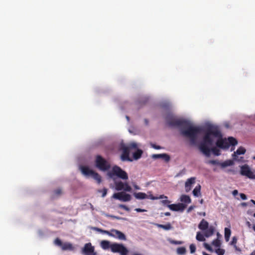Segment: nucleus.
I'll use <instances>...</instances> for the list:
<instances>
[{
	"mask_svg": "<svg viewBox=\"0 0 255 255\" xmlns=\"http://www.w3.org/2000/svg\"><path fill=\"white\" fill-rule=\"evenodd\" d=\"M213 137L218 138L216 142L217 147L222 149H228L230 145L235 146L238 144L237 140L233 137H229L227 139L222 138V134L218 126H209L203 137V141L199 145L200 150L207 156L210 155L211 146L214 144Z\"/></svg>",
	"mask_w": 255,
	"mask_h": 255,
	"instance_id": "1",
	"label": "nucleus"
},
{
	"mask_svg": "<svg viewBox=\"0 0 255 255\" xmlns=\"http://www.w3.org/2000/svg\"><path fill=\"white\" fill-rule=\"evenodd\" d=\"M165 119L167 124L170 127H178L182 128L181 133L183 136L189 138L191 144H196L198 134L202 132L201 128L193 126L190 122L176 119L171 114H168Z\"/></svg>",
	"mask_w": 255,
	"mask_h": 255,
	"instance_id": "2",
	"label": "nucleus"
},
{
	"mask_svg": "<svg viewBox=\"0 0 255 255\" xmlns=\"http://www.w3.org/2000/svg\"><path fill=\"white\" fill-rule=\"evenodd\" d=\"M108 175L112 178L115 176H117L123 180H127L128 179L127 173L117 165H115L112 167L111 170L109 172Z\"/></svg>",
	"mask_w": 255,
	"mask_h": 255,
	"instance_id": "3",
	"label": "nucleus"
},
{
	"mask_svg": "<svg viewBox=\"0 0 255 255\" xmlns=\"http://www.w3.org/2000/svg\"><path fill=\"white\" fill-rule=\"evenodd\" d=\"M81 170L82 173L87 176H91L93 177L98 183L101 182V177L97 172H95L93 170L90 169L88 167L82 166L81 167Z\"/></svg>",
	"mask_w": 255,
	"mask_h": 255,
	"instance_id": "4",
	"label": "nucleus"
},
{
	"mask_svg": "<svg viewBox=\"0 0 255 255\" xmlns=\"http://www.w3.org/2000/svg\"><path fill=\"white\" fill-rule=\"evenodd\" d=\"M95 163L96 167L102 171H107L111 167L110 163L99 155L96 156Z\"/></svg>",
	"mask_w": 255,
	"mask_h": 255,
	"instance_id": "5",
	"label": "nucleus"
},
{
	"mask_svg": "<svg viewBox=\"0 0 255 255\" xmlns=\"http://www.w3.org/2000/svg\"><path fill=\"white\" fill-rule=\"evenodd\" d=\"M111 251L114 253H120L121 255H127L128 249L123 245L114 243L112 244Z\"/></svg>",
	"mask_w": 255,
	"mask_h": 255,
	"instance_id": "6",
	"label": "nucleus"
},
{
	"mask_svg": "<svg viewBox=\"0 0 255 255\" xmlns=\"http://www.w3.org/2000/svg\"><path fill=\"white\" fill-rule=\"evenodd\" d=\"M240 174L252 179H255V174L251 170L250 167L247 164H245L241 167Z\"/></svg>",
	"mask_w": 255,
	"mask_h": 255,
	"instance_id": "7",
	"label": "nucleus"
},
{
	"mask_svg": "<svg viewBox=\"0 0 255 255\" xmlns=\"http://www.w3.org/2000/svg\"><path fill=\"white\" fill-rule=\"evenodd\" d=\"M113 197L117 199L124 201L128 202L131 200V196L125 192H119L114 194Z\"/></svg>",
	"mask_w": 255,
	"mask_h": 255,
	"instance_id": "8",
	"label": "nucleus"
},
{
	"mask_svg": "<svg viewBox=\"0 0 255 255\" xmlns=\"http://www.w3.org/2000/svg\"><path fill=\"white\" fill-rule=\"evenodd\" d=\"M82 252L85 255H96V253L94 252V247L90 243L85 245Z\"/></svg>",
	"mask_w": 255,
	"mask_h": 255,
	"instance_id": "9",
	"label": "nucleus"
},
{
	"mask_svg": "<svg viewBox=\"0 0 255 255\" xmlns=\"http://www.w3.org/2000/svg\"><path fill=\"white\" fill-rule=\"evenodd\" d=\"M170 210L173 211L183 212L186 207V205L183 203L173 204L167 205Z\"/></svg>",
	"mask_w": 255,
	"mask_h": 255,
	"instance_id": "10",
	"label": "nucleus"
},
{
	"mask_svg": "<svg viewBox=\"0 0 255 255\" xmlns=\"http://www.w3.org/2000/svg\"><path fill=\"white\" fill-rule=\"evenodd\" d=\"M94 230H95V231H98L100 233L106 234L109 235V236L113 237L115 238L117 237V232H118V230L113 229L111 231V232H110L108 231L103 230L101 229H100V228H98L97 227L94 228Z\"/></svg>",
	"mask_w": 255,
	"mask_h": 255,
	"instance_id": "11",
	"label": "nucleus"
},
{
	"mask_svg": "<svg viewBox=\"0 0 255 255\" xmlns=\"http://www.w3.org/2000/svg\"><path fill=\"white\" fill-rule=\"evenodd\" d=\"M123 153L121 155V158L122 160L132 161V160L130 159L129 157L130 150H128V148L125 146L123 147Z\"/></svg>",
	"mask_w": 255,
	"mask_h": 255,
	"instance_id": "12",
	"label": "nucleus"
},
{
	"mask_svg": "<svg viewBox=\"0 0 255 255\" xmlns=\"http://www.w3.org/2000/svg\"><path fill=\"white\" fill-rule=\"evenodd\" d=\"M195 177H191L187 180L185 184L186 192H188L191 189V185L195 183Z\"/></svg>",
	"mask_w": 255,
	"mask_h": 255,
	"instance_id": "13",
	"label": "nucleus"
},
{
	"mask_svg": "<svg viewBox=\"0 0 255 255\" xmlns=\"http://www.w3.org/2000/svg\"><path fill=\"white\" fill-rule=\"evenodd\" d=\"M153 225L158 228H162L165 230H170L173 228L170 223H168L166 225H162L158 223H153Z\"/></svg>",
	"mask_w": 255,
	"mask_h": 255,
	"instance_id": "14",
	"label": "nucleus"
},
{
	"mask_svg": "<svg viewBox=\"0 0 255 255\" xmlns=\"http://www.w3.org/2000/svg\"><path fill=\"white\" fill-rule=\"evenodd\" d=\"M209 227V223L205 219H203L198 225V228L202 231L207 229Z\"/></svg>",
	"mask_w": 255,
	"mask_h": 255,
	"instance_id": "15",
	"label": "nucleus"
},
{
	"mask_svg": "<svg viewBox=\"0 0 255 255\" xmlns=\"http://www.w3.org/2000/svg\"><path fill=\"white\" fill-rule=\"evenodd\" d=\"M101 248L105 250L110 249L111 250L112 244L109 241L104 240L101 242Z\"/></svg>",
	"mask_w": 255,
	"mask_h": 255,
	"instance_id": "16",
	"label": "nucleus"
},
{
	"mask_svg": "<svg viewBox=\"0 0 255 255\" xmlns=\"http://www.w3.org/2000/svg\"><path fill=\"white\" fill-rule=\"evenodd\" d=\"M215 231V228L213 226H211L207 228V229L205 230L204 236L208 238L211 236H212Z\"/></svg>",
	"mask_w": 255,
	"mask_h": 255,
	"instance_id": "17",
	"label": "nucleus"
},
{
	"mask_svg": "<svg viewBox=\"0 0 255 255\" xmlns=\"http://www.w3.org/2000/svg\"><path fill=\"white\" fill-rule=\"evenodd\" d=\"M61 249L63 251L70 250L72 251L73 250V247L72 245L70 243H63L61 247Z\"/></svg>",
	"mask_w": 255,
	"mask_h": 255,
	"instance_id": "18",
	"label": "nucleus"
},
{
	"mask_svg": "<svg viewBox=\"0 0 255 255\" xmlns=\"http://www.w3.org/2000/svg\"><path fill=\"white\" fill-rule=\"evenodd\" d=\"M134 196L137 199H144L147 198L148 196L144 193L138 192L133 194Z\"/></svg>",
	"mask_w": 255,
	"mask_h": 255,
	"instance_id": "19",
	"label": "nucleus"
},
{
	"mask_svg": "<svg viewBox=\"0 0 255 255\" xmlns=\"http://www.w3.org/2000/svg\"><path fill=\"white\" fill-rule=\"evenodd\" d=\"M180 201L187 204H189L191 202L190 197L187 195H182L180 197Z\"/></svg>",
	"mask_w": 255,
	"mask_h": 255,
	"instance_id": "20",
	"label": "nucleus"
},
{
	"mask_svg": "<svg viewBox=\"0 0 255 255\" xmlns=\"http://www.w3.org/2000/svg\"><path fill=\"white\" fill-rule=\"evenodd\" d=\"M231 234V230L229 228H225V239L226 242H228Z\"/></svg>",
	"mask_w": 255,
	"mask_h": 255,
	"instance_id": "21",
	"label": "nucleus"
},
{
	"mask_svg": "<svg viewBox=\"0 0 255 255\" xmlns=\"http://www.w3.org/2000/svg\"><path fill=\"white\" fill-rule=\"evenodd\" d=\"M143 152L141 149H137L133 154V157L134 159H138L141 156Z\"/></svg>",
	"mask_w": 255,
	"mask_h": 255,
	"instance_id": "22",
	"label": "nucleus"
},
{
	"mask_svg": "<svg viewBox=\"0 0 255 255\" xmlns=\"http://www.w3.org/2000/svg\"><path fill=\"white\" fill-rule=\"evenodd\" d=\"M116 189L118 191H121L124 188V183L119 181L115 183Z\"/></svg>",
	"mask_w": 255,
	"mask_h": 255,
	"instance_id": "23",
	"label": "nucleus"
},
{
	"mask_svg": "<svg viewBox=\"0 0 255 255\" xmlns=\"http://www.w3.org/2000/svg\"><path fill=\"white\" fill-rule=\"evenodd\" d=\"M246 151V150L244 147L241 146L236 150V151L234 152L233 155H236V154H237V155L244 154L245 153Z\"/></svg>",
	"mask_w": 255,
	"mask_h": 255,
	"instance_id": "24",
	"label": "nucleus"
},
{
	"mask_svg": "<svg viewBox=\"0 0 255 255\" xmlns=\"http://www.w3.org/2000/svg\"><path fill=\"white\" fill-rule=\"evenodd\" d=\"M201 186L198 185L195 187L193 191V194L194 196L198 197L200 194Z\"/></svg>",
	"mask_w": 255,
	"mask_h": 255,
	"instance_id": "25",
	"label": "nucleus"
},
{
	"mask_svg": "<svg viewBox=\"0 0 255 255\" xmlns=\"http://www.w3.org/2000/svg\"><path fill=\"white\" fill-rule=\"evenodd\" d=\"M233 164V161H232L231 160H226L223 162L221 163L220 164V165L222 167L224 168V167H227L229 166H231Z\"/></svg>",
	"mask_w": 255,
	"mask_h": 255,
	"instance_id": "26",
	"label": "nucleus"
},
{
	"mask_svg": "<svg viewBox=\"0 0 255 255\" xmlns=\"http://www.w3.org/2000/svg\"><path fill=\"white\" fill-rule=\"evenodd\" d=\"M176 252L179 255H183L186 253V250L184 247H179L177 249Z\"/></svg>",
	"mask_w": 255,
	"mask_h": 255,
	"instance_id": "27",
	"label": "nucleus"
},
{
	"mask_svg": "<svg viewBox=\"0 0 255 255\" xmlns=\"http://www.w3.org/2000/svg\"><path fill=\"white\" fill-rule=\"evenodd\" d=\"M117 236L116 238H118L119 240H126V236L125 235V234L124 233H123L121 231H118V232H117Z\"/></svg>",
	"mask_w": 255,
	"mask_h": 255,
	"instance_id": "28",
	"label": "nucleus"
},
{
	"mask_svg": "<svg viewBox=\"0 0 255 255\" xmlns=\"http://www.w3.org/2000/svg\"><path fill=\"white\" fill-rule=\"evenodd\" d=\"M126 147L128 148V150L130 151L131 149H137V145L135 142H131L128 144V146H126Z\"/></svg>",
	"mask_w": 255,
	"mask_h": 255,
	"instance_id": "29",
	"label": "nucleus"
},
{
	"mask_svg": "<svg viewBox=\"0 0 255 255\" xmlns=\"http://www.w3.org/2000/svg\"><path fill=\"white\" fill-rule=\"evenodd\" d=\"M212 151L215 155L218 156L220 154V151L216 147H213L210 149V152Z\"/></svg>",
	"mask_w": 255,
	"mask_h": 255,
	"instance_id": "30",
	"label": "nucleus"
},
{
	"mask_svg": "<svg viewBox=\"0 0 255 255\" xmlns=\"http://www.w3.org/2000/svg\"><path fill=\"white\" fill-rule=\"evenodd\" d=\"M196 239L199 241H204L205 239L204 238V236L201 234L200 232H198L196 235Z\"/></svg>",
	"mask_w": 255,
	"mask_h": 255,
	"instance_id": "31",
	"label": "nucleus"
},
{
	"mask_svg": "<svg viewBox=\"0 0 255 255\" xmlns=\"http://www.w3.org/2000/svg\"><path fill=\"white\" fill-rule=\"evenodd\" d=\"M161 158L163 159L165 162H167L170 160V157L167 154L162 153V155Z\"/></svg>",
	"mask_w": 255,
	"mask_h": 255,
	"instance_id": "32",
	"label": "nucleus"
},
{
	"mask_svg": "<svg viewBox=\"0 0 255 255\" xmlns=\"http://www.w3.org/2000/svg\"><path fill=\"white\" fill-rule=\"evenodd\" d=\"M123 190L126 191L130 192L131 190V188L128 183H124V188Z\"/></svg>",
	"mask_w": 255,
	"mask_h": 255,
	"instance_id": "33",
	"label": "nucleus"
},
{
	"mask_svg": "<svg viewBox=\"0 0 255 255\" xmlns=\"http://www.w3.org/2000/svg\"><path fill=\"white\" fill-rule=\"evenodd\" d=\"M212 245L216 247H220L221 246V243L220 240H219L218 239L214 240L212 242Z\"/></svg>",
	"mask_w": 255,
	"mask_h": 255,
	"instance_id": "34",
	"label": "nucleus"
},
{
	"mask_svg": "<svg viewBox=\"0 0 255 255\" xmlns=\"http://www.w3.org/2000/svg\"><path fill=\"white\" fill-rule=\"evenodd\" d=\"M54 243H55V245L60 247L61 248V247L62 246V244H63L62 242H61V241L59 238H56L55 240Z\"/></svg>",
	"mask_w": 255,
	"mask_h": 255,
	"instance_id": "35",
	"label": "nucleus"
},
{
	"mask_svg": "<svg viewBox=\"0 0 255 255\" xmlns=\"http://www.w3.org/2000/svg\"><path fill=\"white\" fill-rule=\"evenodd\" d=\"M216 253L218 255H224L225 254V250L222 249H218L217 250H216Z\"/></svg>",
	"mask_w": 255,
	"mask_h": 255,
	"instance_id": "36",
	"label": "nucleus"
},
{
	"mask_svg": "<svg viewBox=\"0 0 255 255\" xmlns=\"http://www.w3.org/2000/svg\"><path fill=\"white\" fill-rule=\"evenodd\" d=\"M190 253L191 254H193L195 252V251H196V246L194 244H191L190 245Z\"/></svg>",
	"mask_w": 255,
	"mask_h": 255,
	"instance_id": "37",
	"label": "nucleus"
},
{
	"mask_svg": "<svg viewBox=\"0 0 255 255\" xmlns=\"http://www.w3.org/2000/svg\"><path fill=\"white\" fill-rule=\"evenodd\" d=\"M237 243V238L236 237H233L232 240L231 242V245L234 246L236 248V244Z\"/></svg>",
	"mask_w": 255,
	"mask_h": 255,
	"instance_id": "38",
	"label": "nucleus"
},
{
	"mask_svg": "<svg viewBox=\"0 0 255 255\" xmlns=\"http://www.w3.org/2000/svg\"><path fill=\"white\" fill-rule=\"evenodd\" d=\"M161 202L163 205L167 207V205H170L169 204L170 203L171 201L167 200V199H165V200H162Z\"/></svg>",
	"mask_w": 255,
	"mask_h": 255,
	"instance_id": "39",
	"label": "nucleus"
},
{
	"mask_svg": "<svg viewBox=\"0 0 255 255\" xmlns=\"http://www.w3.org/2000/svg\"><path fill=\"white\" fill-rule=\"evenodd\" d=\"M208 163L213 165H220L221 163H219L217 160H211L208 161Z\"/></svg>",
	"mask_w": 255,
	"mask_h": 255,
	"instance_id": "40",
	"label": "nucleus"
},
{
	"mask_svg": "<svg viewBox=\"0 0 255 255\" xmlns=\"http://www.w3.org/2000/svg\"><path fill=\"white\" fill-rule=\"evenodd\" d=\"M162 154H154L152 155V157L153 159H158V158H161L162 157Z\"/></svg>",
	"mask_w": 255,
	"mask_h": 255,
	"instance_id": "41",
	"label": "nucleus"
},
{
	"mask_svg": "<svg viewBox=\"0 0 255 255\" xmlns=\"http://www.w3.org/2000/svg\"><path fill=\"white\" fill-rule=\"evenodd\" d=\"M204 247L208 251H211L212 250V248L210 247L209 245L207 243H204Z\"/></svg>",
	"mask_w": 255,
	"mask_h": 255,
	"instance_id": "42",
	"label": "nucleus"
},
{
	"mask_svg": "<svg viewBox=\"0 0 255 255\" xmlns=\"http://www.w3.org/2000/svg\"><path fill=\"white\" fill-rule=\"evenodd\" d=\"M101 192H102V196L103 197H104L106 196V195L107 194V189L106 188H104L101 191Z\"/></svg>",
	"mask_w": 255,
	"mask_h": 255,
	"instance_id": "43",
	"label": "nucleus"
},
{
	"mask_svg": "<svg viewBox=\"0 0 255 255\" xmlns=\"http://www.w3.org/2000/svg\"><path fill=\"white\" fill-rule=\"evenodd\" d=\"M151 146L153 148H154V149H160L162 148L160 146L154 144H151Z\"/></svg>",
	"mask_w": 255,
	"mask_h": 255,
	"instance_id": "44",
	"label": "nucleus"
},
{
	"mask_svg": "<svg viewBox=\"0 0 255 255\" xmlns=\"http://www.w3.org/2000/svg\"><path fill=\"white\" fill-rule=\"evenodd\" d=\"M120 207L121 208H122V209H124V210H126V211H129V209L127 206H126V205H121L120 206Z\"/></svg>",
	"mask_w": 255,
	"mask_h": 255,
	"instance_id": "45",
	"label": "nucleus"
},
{
	"mask_svg": "<svg viewBox=\"0 0 255 255\" xmlns=\"http://www.w3.org/2000/svg\"><path fill=\"white\" fill-rule=\"evenodd\" d=\"M55 194L57 195H59L61 194L62 191L60 189H58L55 190Z\"/></svg>",
	"mask_w": 255,
	"mask_h": 255,
	"instance_id": "46",
	"label": "nucleus"
},
{
	"mask_svg": "<svg viewBox=\"0 0 255 255\" xmlns=\"http://www.w3.org/2000/svg\"><path fill=\"white\" fill-rule=\"evenodd\" d=\"M240 197L243 200H246L247 199V196L244 193H240Z\"/></svg>",
	"mask_w": 255,
	"mask_h": 255,
	"instance_id": "47",
	"label": "nucleus"
},
{
	"mask_svg": "<svg viewBox=\"0 0 255 255\" xmlns=\"http://www.w3.org/2000/svg\"><path fill=\"white\" fill-rule=\"evenodd\" d=\"M147 198H149L151 200H156V199H158V197H154L152 195H150L148 196Z\"/></svg>",
	"mask_w": 255,
	"mask_h": 255,
	"instance_id": "48",
	"label": "nucleus"
},
{
	"mask_svg": "<svg viewBox=\"0 0 255 255\" xmlns=\"http://www.w3.org/2000/svg\"><path fill=\"white\" fill-rule=\"evenodd\" d=\"M135 211H136L137 212H146V210L142 209H140V208H136L135 209Z\"/></svg>",
	"mask_w": 255,
	"mask_h": 255,
	"instance_id": "49",
	"label": "nucleus"
},
{
	"mask_svg": "<svg viewBox=\"0 0 255 255\" xmlns=\"http://www.w3.org/2000/svg\"><path fill=\"white\" fill-rule=\"evenodd\" d=\"M168 197L166 196H164V195H160L159 197H158V199H167Z\"/></svg>",
	"mask_w": 255,
	"mask_h": 255,
	"instance_id": "50",
	"label": "nucleus"
},
{
	"mask_svg": "<svg viewBox=\"0 0 255 255\" xmlns=\"http://www.w3.org/2000/svg\"><path fill=\"white\" fill-rule=\"evenodd\" d=\"M233 195L235 196L238 194V191L237 190H234L232 192Z\"/></svg>",
	"mask_w": 255,
	"mask_h": 255,
	"instance_id": "51",
	"label": "nucleus"
},
{
	"mask_svg": "<svg viewBox=\"0 0 255 255\" xmlns=\"http://www.w3.org/2000/svg\"><path fill=\"white\" fill-rule=\"evenodd\" d=\"M162 214H163V213H161V216H162ZM164 215L166 216H170L171 214H170V212H167L164 213Z\"/></svg>",
	"mask_w": 255,
	"mask_h": 255,
	"instance_id": "52",
	"label": "nucleus"
},
{
	"mask_svg": "<svg viewBox=\"0 0 255 255\" xmlns=\"http://www.w3.org/2000/svg\"><path fill=\"white\" fill-rule=\"evenodd\" d=\"M172 243L176 245L181 244V242L180 241H174L172 242Z\"/></svg>",
	"mask_w": 255,
	"mask_h": 255,
	"instance_id": "53",
	"label": "nucleus"
},
{
	"mask_svg": "<svg viewBox=\"0 0 255 255\" xmlns=\"http://www.w3.org/2000/svg\"><path fill=\"white\" fill-rule=\"evenodd\" d=\"M111 217L112 218H113V219H118V220H119V219H121V218H120V217H117V216H111Z\"/></svg>",
	"mask_w": 255,
	"mask_h": 255,
	"instance_id": "54",
	"label": "nucleus"
},
{
	"mask_svg": "<svg viewBox=\"0 0 255 255\" xmlns=\"http://www.w3.org/2000/svg\"><path fill=\"white\" fill-rule=\"evenodd\" d=\"M193 208H194L193 206H190L189 207V208L188 209V212H189L191 211L193 209Z\"/></svg>",
	"mask_w": 255,
	"mask_h": 255,
	"instance_id": "55",
	"label": "nucleus"
},
{
	"mask_svg": "<svg viewBox=\"0 0 255 255\" xmlns=\"http://www.w3.org/2000/svg\"><path fill=\"white\" fill-rule=\"evenodd\" d=\"M133 186H134V188H135V189H137V190H139V189H140L138 185H136V184H134V185H133Z\"/></svg>",
	"mask_w": 255,
	"mask_h": 255,
	"instance_id": "56",
	"label": "nucleus"
},
{
	"mask_svg": "<svg viewBox=\"0 0 255 255\" xmlns=\"http://www.w3.org/2000/svg\"><path fill=\"white\" fill-rule=\"evenodd\" d=\"M242 205L243 206H246L247 205V203L243 202V203H242Z\"/></svg>",
	"mask_w": 255,
	"mask_h": 255,
	"instance_id": "57",
	"label": "nucleus"
},
{
	"mask_svg": "<svg viewBox=\"0 0 255 255\" xmlns=\"http://www.w3.org/2000/svg\"><path fill=\"white\" fill-rule=\"evenodd\" d=\"M250 255H255V250Z\"/></svg>",
	"mask_w": 255,
	"mask_h": 255,
	"instance_id": "58",
	"label": "nucleus"
},
{
	"mask_svg": "<svg viewBox=\"0 0 255 255\" xmlns=\"http://www.w3.org/2000/svg\"><path fill=\"white\" fill-rule=\"evenodd\" d=\"M144 122H145V123L146 125H147V124H148V120H147V119H145V120H144Z\"/></svg>",
	"mask_w": 255,
	"mask_h": 255,
	"instance_id": "59",
	"label": "nucleus"
},
{
	"mask_svg": "<svg viewBox=\"0 0 255 255\" xmlns=\"http://www.w3.org/2000/svg\"><path fill=\"white\" fill-rule=\"evenodd\" d=\"M251 202H252L254 205H255V200L252 199L251 200Z\"/></svg>",
	"mask_w": 255,
	"mask_h": 255,
	"instance_id": "60",
	"label": "nucleus"
},
{
	"mask_svg": "<svg viewBox=\"0 0 255 255\" xmlns=\"http://www.w3.org/2000/svg\"><path fill=\"white\" fill-rule=\"evenodd\" d=\"M253 229L254 230V231L255 232V224H254L253 225Z\"/></svg>",
	"mask_w": 255,
	"mask_h": 255,
	"instance_id": "61",
	"label": "nucleus"
},
{
	"mask_svg": "<svg viewBox=\"0 0 255 255\" xmlns=\"http://www.w3.org/2000/svg\"><path fill=\"white\" fill-rule=\"evenodd\" d=\"M200 203H201V204H202V203H203V199H201V200H200Z\"/></svg>",
	"mask_w": 255,
	"mask_h": 255,
	"instance_id": "62",
	"label": "nucleus"
},
{
	"mask_svg": "<svg viewBox=\"0 0 255 255\" xmlns=\"http://www.w3.org/2000/svg\"><path fill=\"white\" fill-rule=\"evenodd\" d=\"M126 118H127V119L128 121H129V118L128 116H127V117H126Z\"/></svg>",
	"mask_w": 255,
	"mask_h": 255,
	"instance_id": "63",
	"label": "nucleus"
},
{
	"mask_svg": "<svg viewBox=\"0 0 255 255\" xmlns=\"http://www.w3.org/2000/svg\"><path fill=\"white\" fill-rule=\"evenodd\" d=\"M133 255H141L140 254H134Z\"/></svg>",
	"mask_w": 255,
	"mask_h": 255,
	"instance_id": "64",
	"label": "nucleus"
}]
</instances>
